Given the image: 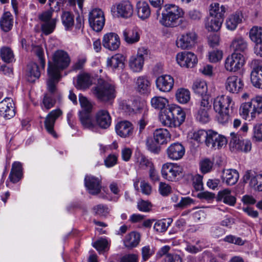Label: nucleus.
I'll use <instances>...</instances> for the list:
<instances>
[{
  "label": "nucleus",
  "instance_id": "423d86ee",
  "mask_svg": "<svg viewBox=\"0 0 262 262\" xmlns=\"http://www.w3.org/2000/svg\"><path fill=\"white\" fill-rule=\"evenodd\" d=\"M183 168L177 163H166L164 164L161 168L162 177L171 182L178 181L182 176Z\"/></svg>",
  "mask_w": 262,
  "mask_h": 262
},
{
  "label": "nucleus",
  "instance_id": "20e7f679",
  "mask_svg": "<svg viewBox=\"0 0 262 262\" xmlns=\"http://www.w3.org/2000/svg\"><path fill=\"white\" fill-rule=\"evenodd\" d=\"M165 12L162 13V17L159 22L165 27L178 26L181 20L183 13L182 9L174 4H166L164 6Z\"/></svg>",
  "mask_w": 262,
  "mask_h": 262
},
{
  "label": "nucleus",
  "instance_id": "72a5a7b5",
  "mask_svg": "<svg viewBox=\"0 0 262 262\" xmlns=\"http://www.w3.org/2000/svg\"><path fill=\"white\" fill-rule=\"evenodd\" d=\"M40 76L38 65L34 62L29 63L27 66V78L28 81L34 82Z\"/></svg>",
  "mask_w": 262,
  "mask_h": 262
},
{
  "label": "nucleus",
  "instance_id": "e433bc0d",
  "mask_svg": "<svg viewBox=\"0 0 262 262\" xmlns=\"http://www.w3.org/2000/svg\"><path fill=\"white\" fill-rule=\"evenodd\" d=\"M84 185L90 193L95 195L98 193V180L96 178L86 176Z\"/></svg>",
  "mask_w": 262,
  "mask_h": 262
},
{
  "label": "nucleus",
  "instance_id": "bb28decb",
  "mask_svg": "<svg viewBox=\"0 0 262 262\" xmlns=\"http://www.w3.org/2000/svg\"><path fill=\"white\" fill-rule=\"evenodd\" d=\"M93 83V77L88 73L78 75L75 87L79 90L88 89Z\"/></svg>",
  "mask_w": 262,
  "mask_h": 262
},
{
  "label": "nucleus",
  "instance_id": "aec40b11",
  "mask_svg": "<svg viewBox=\"0 0 262 262\" xmlns=\"http://www.w3.org/2000/svg\"><path fill=\"white\" fill-rule=\"evenodd\" d=\"M102 43L104 48L110 51H115L120 46L119 36L114 33L106 34L103 38Z\"/></svg>",
  "mask_w": 262,
  "mask_h": 262
},
{
  "label": "nucleus",
  "instance_id": "79ce46f5",
  "mask_svg": "<svg viewBox=\"0 0 262 262\" xmlns=\"http://www.w3.org/2000/svg\"><path fill=\"white\" fill-rule=\"evenodd\" d=\"M231 139L229 142V148L232 152H240L242 138L238 134L233 132L230 133Z\"/></svg>",
  "mask_w": 262,
  "mask_h": 262
},
{
  "label": "nucleus",
  "instance_id": "0eeeda50",
  "mask_svg": "<svg viewBox=\"0 0 262 262\" xmlns=\"http://www.w3.org/2000/svg\"><path fill=\"white\" fill-rule=\"evenodd\" d=\"M245 63L244 55L239 53L234 52L225 60L224 68L228 72L235 73L242 68Z\"/></svg>",
  "mask_w": 262,
  "mask_h": 262
},
{
  "label": "nucleus",
  "instance_id": "de8ad7c7",
  "mask_svg": "<svg viewBox=\"0 0 262 262\" xmlns=\"http://www.w3.org/2000/svg\"><path fill=\"white\" fill-rule=\"evenodd\" d=\"M249 37L255 43H262V27L253 26L250 30Z\"/></svg>",
  "mask_w": 262,
  "mask_h": 262
},
{
  "label": "nucleus",
  "instance_id": "a18cd8bd",
  "mask_svg": "<svg viewBox=\"0 0 262 262\" xmlns=\"http://www.w3.org/2000/svg\"><path fill=\"white\" fill-rule=\"evenodd\" d=\"M48 75L49 76L47 81L48 89L49 92L53 93L56 90V84L59 81L61 75H58L49 71H48Z\"/></svg>",
  "mask_w": 262,
  "mask_h": 262
},
{
  "label": "nucleus",
  "instance_id": "5701e85b",
  "mask_svg": "<svg viewBox=\"0 0 262 262\" xmlns=\"http://www.w3.org/2000/svg\"><path fill=\"white\" fill-rule=\"evenodd\" d=\"M137 91L141 94H147L151 91V81L146 76H141L136 81Z\"/></svg>",
  "mask_w": 262,
  "mask_h": 262
},
{
  "label": "nucleus",
  "instance_id": "680f3d73",
  "mask_svg": "<svg viewBox=\"0 0 262 262\" xmlns=\"http://www.w3.org/2000/svg\"><path fill=\"white\" fill-rule=\"evenodd\" d=\"M1 58L6 62L10 63L14 60V56L12 50L7 47H3L1 50Z\"/></svg>",
  "mask_w": 262,
  "mask_h": 262
},
{
  "label": "nucleus",
  "instance_id": "6ab92c4d",
  "mask_svg": "<svg viewBox=\"0 0 262 262\" xmlns=\"http://www.w3.org/2000/svg\"><path fill=\"white\" fill-rule=\"evenodd\" d=\"M258 60L252 61V64L255 66L251 72V81L252 85L257 88L262 89V66H256Z\"/></svg>",
  "mask_w": 262,
  "mask_h": 262
},
{
  "label": "nucleus",
  "instance_id": "7c9ffc66",
  "mask_svg": "<svg viewBox=\"0 0 262 262\" xmlns=\"http://www.w3.org/2000/svg\"><path fill=\"white\" fill-rule=\"evenodd\" d=\"M230 47L234 52H245L248 49V43L243 37L237 36L233 39Z\"/></svg>",
  "mask_w": 262,
  "mask_h": 262
},
{
  "label": "nucleus",
  "instance_id": "f257e3e1",
  "mask_svg": "<svg viewBox=\"0 0 262 262\" xmlns=\"http://www.w3.org/2000/svg\"><path fill=\"white\" fill-rule=\"evenodd\" d=\"M79 101L81 110L78 112L81 123L84 128L97 132L98 129V113L92 115L95 103L81 94L79 95Z\"/></svg>",
  "mask_w": 262,
  "mask_h": 262
},
{
  "label": "nucleus",
  "instance_id": "f704fd0d",
  "mask_svg": "<svg viewBox=\"0 0 262 262\" xmlns=\"http://www.w3.org/2000/svg\"><path fill=\"white\" fill-rule=\"evenodd\" d=\"M223 20L222 17L211 16L206 20V28L209 31H217L220 30Z\"/></svg>",
  "mask_w": 262,
  "mask_h": 262
},
{
  "label": "nucleus",
  "instance_id": "37998d69",
  "mask_svg": "<svg viewBox=\"0 0 262 262\" xmlns=\"http://www.w3.org/2000/svg\"><path fill=\"white\" fill-rule=\"evenodd\" d=\"M22 175V165L19 162H15L12 166L9 177L13 182H17Z\"/></svg>",
  "mask_w": 262,
  "mask_h": 262
},
{
  "label": "nucleus",
  "instance_id": "8fccbe9b",
  "mask_svg": "<svg viewBox=\"0 0 262 262\" xmlns=\"http://www.w3.org/2000/svg\"><path fill=\"white\" fill-rule=\"evenodd\" d=\"M56 102L55 98L51 94H46L40 103V106L43 111H47L54 107Z\"/></svg>",
  "mask_w": 262,
  "mask_h": 262
},
{
  "label": "nucleus",
  "instance_id": "412c9836",
  "mask_svg": "<svg viewBox=\"0 0 262 262\" xmlns=\"http://www.w3.org/2000/svg\"><path fill=\"white\" fill-rule=\"evenodd\" d=\"M117 134L122 138H126L133 135V124L128 121H122L118 122L115 126Z\"/></svg>",
  "mask_w": 262,
  "mask_h": 262
},
{
  "label": "nucleus",
  "instance_id": "c85d7f7f",
  "mask_svg": "<svg viewBox=\"0 0 262 262\" xmlns=\"http://www.w3.org/2000/svg\"><path fill=\"white\" fill-rule=\"evenodd\" d=\"M243 18V15L241 11H236L230 15L226 20L227 28L230 30H234L238 25L242 23Z\"/></svg>",
  "mask_w": 262,
  "mask_h": 262
},
{
  "label": "nucleus",
  "instance_id": "6e6d98bb",
  "mask_svg": "<svg viewBox=\"0 0 262 262\" xmlns=\"http://www.w3.org/2000/svg\"><path fill=\"white\" fill-rule=\"evenodd\" d=\"M171 223L170 219L158 220L155 223L154 229L158 232H165Z\"/></svg>",
  "mask_w": 262,
  "mask_h": 262
},
{
  "label": "nucleus",
  "instance_id": "473e14b6",
  "mask_svg": "<svg viewBox=\"0 0 262 262\" xmlns=\"http://www.w3.org/2000/svg\"><path fill=\"white\" fill-rule=\"evenodd\" d=\"M13 26V17L9 12L4 13L0 20V27L3 31L8 32Z\"/></svg>",
  "mask_w": 262,
  "mask_h": 262
},
{
  "label": "nucleus",
  "instance_id": "f3484780",
  "mask_svg": "<svg viewBox=\"0 0 262 262\" xmlns=\"http://www.w3.org/2000/svg\"><path fill=\"white\" fill-rule=\"evenodd\" d=\"M244 83L242 79L237 76H229L225 82V88L230 93H237L243 88Z\"/></svg>",
  "mask_w": 262,
  "mask_h": 262
},
{
  "label": "nucleus",
  "instance_id": "ddd939ff",
  "mask_svg": "<svg viewBox=\"0 0 262 262\" xmlns=\"http://www.w3.org/2000/svg\"><path fill=\"white\" fill-rule=\"evenodd\" d=\"M196 39V35L194 32H188L177 38L176 45L182 50L189 49L194 46Z\"/></svg>",
  "mask_w": 262,
  "mask_h": 262
},
{
  "label": "nucleus",
  "instance_id": "09e8293b",
  "mask_svg": "<svg viewBox=\"0 0 262 262\" xmlns=\"http://www.w3.org/2000/svg\"><path fill=\"white\" fill-rule=\"evenodd\" d=\"M192 89L195 94L201 96L208 95L207 85L206 81L204 80L195 81L193 84Z\"/></svg>",
  "mask_w": 262,
  "mask_h": 262
},
{
  "label": "nucleus",
  "instance_id": "9b49d317",
  "mask_svg": "<svg viewBox=\"0 0 262 262\" xmlns=\"http://www.w3.org/2000/svg\"><path fill=\"white\" fill-rule=\"evenodd\" d=\"M62 112L59 108L51 111L46 116L45 120V126L47 132L56 138L57 135L54 130V126L56 120L62 115Z\"/></svg>",
  "mask_w": 262,
  "mask_h": 262
},
{
  "label": "nucleus",
  "instance_id": "7ed1b4c3",
  "mask_svg": "<svg viewBox=\"0 0 262 262\" xmlns=\"http://www.w3.org/2000/svg\"><path fill=\"white\" fill-rule=\"evenodd\" d=\"M233 104L232 98L229 96H219L214 99L213 109L217 113L216 118L219 123L226 124L229 122V110L230 107H232Z\"/></svg>",
  "mask_w": 262,
  "mask_h": 262
},
{
  "label": "nucleus",
  "instance_id": "a211bd4d",
  "mask_svg": "<svg viewBox=\"0 0 262 262\" xmlns=\"http://www.w3.org/2000/svg\"><path fill=\"white\" fill-rule=\"evenodd\" d=\"M116 10L118 17L127 19L133 15L134 8L129 1H122L116 5Z\"/></svg>",
  "mask_w": 262,
  "mask_h": 262
},
{
  "label": "nucleus",
  "instance_id": "c9c22d12",
  "mask_svg": "<svg viewBox=\"0 0 262 262\" xmlns=\"http://www.w3.org/2000/svg\"><path fill=\"white\" fill-rule=\"evenodd\" d=\"M140 240V234L136 232H132L126 235L123 241L124 245L127 248H133L139 244Z\"/></svg>",
  "mask_w": 262,
  "mask_h": 262
},
{
  "label": "nucleus",
  "instance_id": "c03bdc74",
  "mask_svg": "<svg viewBox=\"0 0 262 262\" xmlns=\"http://www.w3.org/2000/svg\"><path fill=\"white\" fill-rule=\"evenodd\" d=\"M144 62L143 59L135 55L132 56L129 59V66L134 72H140L142 71Z\"/></svg>",
  "mask_w": 262,
  "mask_h": 262
},
{
  "label": "nucleus",
  "instance_id": "6e6552de",
  "mask_svg": "<svg viewBox=\"0 0 262 262\" xmlns=\"http://www.w3.org/2000/svg\"><path fill=\"white\" fill-rule=\"evenodd\" d=\"M176 61L181 67L192 68L197 63L198 58L196 56L191 52L182 51L177 54Z\"/></svg>",
  "mask_w": 262,
  "mask_h": 262
},
{
  "label": "nucleus",
  "instance_id": "5fc2aeb1",
  "mask_svg": "<svg viewBox=\"0 0 262 262\" xmlns=\"http://www.w3.org/2000/svg\"><path fill=\"white\" fill-rule=\"evenodd\" d=\"M119 107L124 113L129 115L140 113V110L142 109L140 106L135 108L132 107L125 100L119 101Z\"/></svg>",
  "mask_w": 262,
  "mask_h": 262
},
{
  "label": "nucleus",
  "instance_id": "49530a36",
  "mask_svg": "<svg viewBox=\"0 0 262 262\" xmlns=\"http://www.w3.org/2000/svg\"><path fill=\"white\" fill-rule=\"evenodd\" d=\"M168 103V101L166 98L160 96H155L150 100L151 106L156 110H161V111L167 107L166 106Z\"/></svg>",
  "mask_w": 262,
  "mask_h": 262
},
{
  "label": "nucleus",
  "instance_id": "58836bf2",
  "mask_svg": "<svg viewBox=\"0 0 262 262\" xmlns=\"http://www.w3.org/2000/svg\"><path fill=\"white\" fill-rule=\"evenodd\" d=\"M112 124V117L107 110H99V129H107Z\"/></svg>",
  "mask_w": 262,
  "mask_h": 262
},
{
  "label": "nucleus",
  "instance_id": "3c124183",
  "mask_svg": "<svg viewBox=\"0 0 262 262\" xmlns=\"http://www.w3.org/2000/svg\"><path fill=\"white\" fill-rule=\"evenodd\" d=\"M176 97L179 103L186 104L190 99V91L184 88L179 89L176 92Z\"/></svg>",
  "mask_w": 262,
  "mask_h": 262
},
{
  "label": "nucleus",
  "instance_id": "a878e982",
  "mask_svg": "<svg viewBox=\"0 0 262 262\" xmlns=\"http://www.w3.org/2000/svg\"><path fill=\"white\" fill-rule=\"evenodd\" d=\"M170 134L167 129L158 128L154 133V141L157 144H164L170 141Z\"/></svg>",
  "mask_w": 262,
  "mask_h": 262
},
{
  "label": "nucleus",
  "instance_id": "052dcab7",
  "mask_svg": "<svg viewBox=\"0 0 262 262\" xmlns=\"http://www.w3.org/2000/svg\"><path fill=\"white\" fill-rule=\"evenodd\" d=\"M111 239L106 237H99V254L106 255L110 249Z\"/></svg>",
  "mask_w": 262,
  "mask_h": 262
},
{
  "label": "nucleus",
  "instance_id": "b1692460",
  "mask_svg": "<svg viewBox=\"0 0 262 262\" xmlns=\"http://www.w3.org/2000/svg\"><path fill=\"white\" fill-rule=\"evenodd\" d=\"M239 179V173L235 169H225L223 171L222 180L227 185L235 184Z\"/></svg>",
  "mask_w": 262,
  "mask_h": 262
},
{
  "label": "nucleus",
  "instance_id": "393cba45",
  "mask_svg": "<svg viewBox=\"0 0 262 262\" xmlns=\"http://www.w3.org/2000/svg\"><path fill=\"white\" fill-rule=\"evenodd\" d=\"M124 40L128 44H133L138 42L140 38V30L137 27L132 29H125L123 31Z\"/></svg>",
  "mask_w": 262,
  "mask_h": 262
},
{
  "label": "nucleus",
  "instance_id": "e2e57ef3",
  "mask_svg": "<svg viewBox=\"0 0 262 262\" xmlns=\"http://www.w3.org/2000/svg\"><path fill=\"white\" fill-rule=\"evenodd\" d=\"M212 101L210 95L201 96L197 103V107L210 110Z\"/></svg>",
  "mask_w": 262,
  "mask_h": 262
},
{
  "label": "nucleus",
  "instance_id": "4d7b16f0",
  "mask_svg": "<svg viewBox=\"0 0 262 262\" xmlns=\"http://www.w3.org/2000/svg\"><path fill=\"white\" fill-rule=\"evenodd\" d=\"M56 22L57 19L53 18L48 22L43 23L41 25V30L42 33L46 35L51 34L56 28Z\"/></svg>",
  "mask_w": 262,
  "mask_h": 262
},
{
  "label": "nucleus",
  "instance_id": "1a4fd4ad",
  "mask_svg": "<svg viewBox=\"0 0 262 262\" xmlns=\"http://www.w3.org/2000/svg\"><path fill=\"white\" fill-rule=\"evenodd\" d=\"M227 143L226 138L212 130H208L206 145L211 149H220Z\"/></svg>",
  "mask_w": 262,
  "mask_h": 262
},
{
  "label": "nucleus",
  "instance_id": "f8f14e48",
  "mask_svg": "<svg viewBox=\"0 0 262 262\" xmlns=\"http://www.w3.org/2000/svg\"><path fill=\"white\" fill-rule=\"evenodd\" d=\"M15 114V104L13 99L6 97L0 102V115L6 119H10Z\"/></svg>",
  "mask_w": 262,
  "mask_h": 262
},
{
  "label": "nucleus",
  "instance_id": "f03ea898",
  "mask_svg": "<svg viewBox=\"0 0 262 262\" xmlns=\"http://www.w3.org/2000/svg\"><path fill=\"white\" fill-rule=\"evenodd\" d=\"M115 82L107 76H99V102L112 105L117 96Z\"/></svg>",
  "mask_w": 262,
  "mask_h": 262
},
{
  "label": "nucleus",
  "instance_id": "2f4dec72",
  "mask_svg": "<svg viewBox=\"0 0 262 262\" xmlns=\"http://www.w3.org/2000/svg\"><path fill=\"white\" fill-rule=\"evenodd\" d=\"M136 8L138 17L142 20L145 19L149 17L151 11L150 7L146 2H138L136 5Z\"/></svg>",
  "mask_w": 262,
  "mask_h": 262
},
{
  "label": "nucleus",
  "instance_id": "c756f323",
  "mask_svg": "<svg viewBox=\"0 0 262 262\" xmlns=\"http://www.w3.org/2000/svg\"><path fill=\"white\" fill-rule=\"evenodd\" d=\"M171 113L174 118L177 126H180L185 121L186 114L184 111L179 105L176 104L169 105Z\"/></svg>",
  "mask_w": 262,
  "mask_h": 262
},
{
  "label": "nucleus",
  "instance_id": "4468645a",
  "mask_svg": "<svg viewBox=\"0 0 262 262\" xmlns=\"http://www.w3.org/2000/svg\"><path fill=\"white\" fill-rule=\"evenodd\" d=\"M185 153L184 146L180 143L176 142L170 144L166 149L168 158L172 160L181 159Z\"/></svg>",
  "mask_w": 262,
  "mask_h": 262
},
{
  "label": "nucleus",
  "instance_id": "864d4df0",
  "mask_svg": "<svg viewBox=\"0 0 262 262\" xmlns=\"http://www.w3.org/2000/svg\"><path fill=\"white\" fill-rule=\"evenodd\" d=\"M252 105L251 101L242 103L239 108V114L242 118L245 120H252L251 113L252 112Z\"/></svg>",
  "mask_w": 262,
  "mask_h": 262
},
{
  "label": "nucleus",
  "instance_id": "774afa93",
  "mask_svg": "<svg viewBox=\"0 0 262 262\" xmlns=\"http://www.w3.org/2000/svg\"><path fill=\"white\" fill-rule=\"evenodd\" d=\"M223 57V52L220 50H213L209 52L208 59L211 62H217Z\"/></svg>",
  "mask_w": 262,
  "mask_h": 262
},
{
  "label": "nucleus",
  "instance_id": "4be33fe9",
  "mask_svg": "<svg viewBox=\"0 0 262 262\" xmlns=\"http://www.w3.org/2000/svg\"><path fill=\"white\" fill-rule=\"evenodd\" d=\"M159 118L161 123L164 126L170 127L177 126L174 118L171 113L170 105H168L167 108L160 112Z\"/></svg>",
  "mask_w": 262,
  "mask_h": 262
},
{
  "label": "nucleus",
  "instance_id": "69168bd1",
  "mask_svg": "<svg viewBox=\"0 0 262 262\" xmlns=\"http://www.w3.org/2000/svg\"><path fill=\"white\" fill-rule=\"evenodd\" d=\"M208 135V130H205L204 129H200L196 132H195L193 134L192 139L198 142H202L207 140V138Z\"/></svg>",
  "mask_w": 262,
  "mask_h": 262
},
{
  "label": "nucleus",
  "instance_id": "2eb2a0df",
  "mask_svg": "<svg viewBox=\"0 0 262 262\" xmlns=\"http://www.w3.org/2000/svg\"><path fill=\"white\" fill-rule=\"evenodd\" d=\"M157 89L162 92H169L173 88L174 79L169 75H163L159 76L156 80Z\"/></svg>",
  "mask_w": 262,
  "mask_h": 262
},
{
  "label": "nucleus",
  "instance_id": "bf43d9fd",
  "mask_svg": "<svg viewBox=\"0 0 262 262\" xmlns=\"http://www.w3.org/2000/svg\"><path fill=\"white\" fill-rule=\"evenodd\" d=\"M62 23L67 30L71 29L74 25V16L71 13L63 12L61 15Z\"/></svg>",
  "mask_w": 262,
  "mask_h": 262
},
{
  "label": "nucleus",
  "instance_id": "ea45409f",
  "mask_svg": "<svg viewBox=\"0 0 262 262\" xmlns=\"http://www.w3.org/2000/svg\"><path fill=\"white\" fill-rule=\"evenodd\" d=\"M252 105V112L251 113V119H254L257 115L262 113V96H256L251 100Z\"/></svg>",
  "mask_w": 262,
  "mask_h": 262
},
{
  "label": "nucleus",
  "instance_id": "338daca9",
  "mask_svg": "<svg viewBox=\"0 0 262 262\" xmlns=\"http://www.w3.org/2000/svg\"><path fill=\"white\" fill-rule=\"evenodd\" d=\"M137 162L139 163L140 166L142 168L152 167L154 165L150 160L148 159L145 156L140 154L137 158Z\"/></svg>",
  "mask_w": 262,
  "mask_h": 262
},
{
  "label": "nucleus",
  "instance_id": "39448f33",
  "mask_svg": "<svg viewBox=\"0 0 262 262\" xmlns=\"http://www.w3.org/2000/svg\"><path fill=\"white\" fill-rule=\"evenodd\" d=\"M71 63V58L68 53L62 50L55 51L53 55L52 62H49L48 71L61 75L60 72L67 69Z\"/></svg>",
  "mask_w": 262,
  "mask_h": 262
},
{
  "label": "nucleus",
  "instance_id": "9d476101",
  "mask_svg": "<svg viewBox=\"0 0 262 262\" xmlns=\"http://www.w3.org/2000/svg\"><path fill=\"white\" fill-rule=\"evenodd\" d=\"M243 180L245 183H248L249 186L255 190L262 191V174L249 170L245 173Z\"/></svg>",
  "mask_w": 262,
  "mask_h": 262
},
{
  "label": "nucleus",
  "instance_id": "cd10ccee",
  "mask_svg": "<svg viewBox=\"0 0 262 262\" xmlns=\"http://www.w3.org/2000/svg\"><path fill=\"white\" fill-rule=\"evenodd\" d=\"M217 199L218 201H222L231 206H234L236 201L235 196L231 194V190L228 188L220 191L218 192Z\"/></svg>",
  "mask_w": 262,
  "mask_h": 262
},
{
  "label": "nucleus",
  "instance_id": "dca6fc26",
  "mask_svg": "<svg viewBox=\"0 0 262 262\" xmlns=\"http://www.w3.org/2000/svg\"><path fill=\"white\" fill-rule=\"evenodd\" d=\"M125 57L122 54L118 53L108 57L106 60V66L112 71L122 70L125 67Z\"/></svg>",
  "mask_w": 262,
  "mask_h": 262
},
{
  "label": "nucleus",
  "instance_id": "a19ab883",
  "mask_svg": "<svg viewBox=\"0 0 262 262\" xmlns=\"http://www.w3.org/2000/svg\"><path fill=\"white\" fill-rule=\"evenodd\" d=\"M227 8L223 5L217 3H214L210 5L209 13L211 16L222 17L224 19Z\"/></svg>",
  "mask_w": 262,
  "mask_h": 262
},
{
  "label": "nucleus",
  "instance_id": "0e129e2a",
  "mask_svg": "<svg viewBox=\"0 0 262 262\" xmlns=\"http://www.w3.org/2000/svg\"><path fill=\"white\" fill-rule=\"evenodd\" d=\"M252 139L255 141L262 142V123H257L253 127Z\"/></svg>",
  "mask_w": 262,
  "mask_h": 262
},
{
  "label": "nucleus",
  "instance_id": "603ef678",
  "mask_svg": "<svg viewBox=\"0 0 262 262\" xmlns=\"http://www.w3.org/2000/svg\"><path fill=\"white\" fill-rule=\"evenodd\" d=\"M89 21L92 30L98 32V9L95 8L90 12Z\"/></svg>",
  "mask_w": 262,
  "mask_h": 262
},
{
  "label": "nucleus",
  "instance_id": "4c0bfd02",
  "mask_svg": "<svg viewBox=\"0 0 262 262\" xmlns=\"http://www.w3.org/2000/svg\"><path fill=\"white\" fill-rule=\"evenodd\" d=\"M111 191L115 195L113 197L108 198L106 195L101 193V188L99 187V197L107 199L110 201L116 202L118 201L120 197V189L118 184L116 182H112L109 186Z\"/></svg>",
  "mask_w": 262,
  "mask_h": 262
},
{
  "label": "nucleus",
  "instance_id": "13d9d810",
  "mask_svg": "<svg viewBox=\"0 0 262 262\" xmlns=\"http://www.w3.org/2000/svg\"><path fill=\"white\" fill-rule=\"evenodd\" d=\"M210 110L201 108H196L195 116L197 120L200 122L205 123L210 120L209 112Z\"/></svg>",
  "mask_w": 262,
  "mask_h": 262
}]
</instances>
